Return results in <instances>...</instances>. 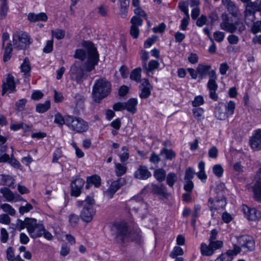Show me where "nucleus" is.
<instances>
[{
    "mask_svg": "<svg viewBox=\"0 0 261 261\" xmlns=\"http://www.w3.org/2000/svg\"><path fill=\"white\" fill-rule=\"evenodd\" d=\"M67 126L70 130L78 134L86 132L89 129L87 121L81 117L73 115H70L67 121Z\"/></svg>",
    "mask_w": 261,
    "mask_h": 261,
    "instance_id": "nucleus-6",
    "label": "nucleus"
},
{
    "mask_svg": "<svg viewBox=\"0 0 261 261\" xmlns=\"http://www.w3.org/2000/svg\"><path fill=\"white\" fill-rule=\"evenodd\" d=\"M121 150L123 152L121 154H119L118 156L120 158V161L124 163L129 159V154L128 153V149L126 146H123L121 148Z\"/></svg>",
    "mask_w": 261,
    "mask_h": 261,
    "instance_id": "nucleus-46",
    "label": "nucleus"
},
{
    "mask_svg": "<svg viewBox=\"0 0 261 261\" xmlns=\"http://www.w3.org/2000/svg\"><path fill=\"white\" fill-rule=\"evenodd\" d=\"M207 87L210 92V97L214 100H217L218 99V96L216 93V91L217 89L218 86L216 81L209 80Z\"/></svg>",
    "mask_w": 261,
    "mask_h": 261,
    "instance_id": "nucleus-19",
    "label": "nucleus"
},
{
    "mask_svg": "<svg viewBox=\"0 0 261 261\" xmlns=\"http://www.w3.org/2000/svg\"><path fill=\"white\" fill-rule=\"evenodd\" d=\"M28 19L32 22L39 21H46L47 20V16L46 13L41 12L38 14L30 13L28 16Z\"/></svg>",
    "mask_w": 261,
    "mask_h": 261,
    "instance_id": "nucleus-21",
    "label": "nucleus"
},
{
    "mask_svg": "<svg viewBox=\"0 0 261 261\" xmlns=\"http://www.w3.org/2000/svg\"><path fill=\"white\" fill-rule=\"evenodd\" d=\"M63 156L62 152L60 148H57L55 150L53 154V160L52 162L58 163V160Z\"/></svg>",
    "mask_w": 261,
    "mask_h": 261,
    "instance_id": "nucleus-56",
    "label": "nucleus"
},
{
    "mask_svg": "<svg viewBox=\"0 0 261 261\" xmlns=\"http://www.w3.org/2000/svg\"><path fill=\"white\" fill-rule=\"evenodd\" d=\"M20 69L21 72L23 73L25 77H29L30 76L31 66L30 60L28 57L24 58L22 63L20 66Z\"/></svg>",
    "mask_w": 261,
    "mask_h": 261,
    "instance_id": "nucleus-22",
    "label": "nucleus"
},
{
    "mask_svg": "<svg viewBox=\"0 0 261 261\" xmlns=\"http://www.w3.org/2000/svg\"><path fill=\"white\" fill-rule=\"evenodd\" d=\"M155 179L159 182L164 181L166 177V172L163 168L156 169L153 173Z\"/></svg>",
    "mask_w": 261,
    "mask_h": 261,
    "instance_id": "nucleus-35",
    "label": "nucleus"
},
{
    "mask_svg": "<svg viewBox=\"0 0 261 261\" xmlns=\"http://www.w3.org/2000/svg\"><path fill=\"white\" fill-rule=\"evenodd\" d=\"M190 20L189 15H185L182 20H181V24L180 25V29L185 31L187 29V26L189 25Z\"/></svg>",
    "mask_w": 261,
    "mask_h": 261,
    "instance_id": "nucleus-63",
    "label": "nucleus"
},
{
    "mask_svg": "<svg viewBox=\"0 0 261 261\" xmlns=\"http://www.w3.org/2000/svg\"><path fill=\"white\" fill-rule=\"evenodd\" d=\"M125 179L124 178H119L117 180L113 181L109 189L106 192V194L109 198H112L114 194L124 185L125 184Z\"/></svg>",
    "mask_w": 261,
    "mask_h": 261,
    "instance_id": "nucleus-13",
    "label": "nucleus"
},
{
    "mask_svg": "<svg viewBox=\"0 0 261 261\" xmlns=\"http://www.w3.org/2000/svg\"><path fill=\"white\" fill-rule=\"evenodd\" d=\"M238 242L242 247L247 248L249 251H252L255 248V242L251 236L243 235L238 238Z\"/></svg>",
    "mask_w": 261,
    "mask_h": 261,
    "instance_id": "nucleus-12",
    "label": "nucleus"
},
{
    "mask_svg": "<svg viewBox=\"0 0 261 261\" xmlns=\"http://www.w3.org/2000/svg\"><path fill=\"white\" fill-rule=\"evenodd\" d=\"M141 92L140 94V97L142 99L148 98L151 94V90L152 88H140Z\"/></svg>",
    "mask_w": 261,
    "mask_h": 261,
    "instance_id": "nucleus-64",
    "label": "nucleus"
},
{
    "mask_svg": "<svg viewBox=\"0 0 261 261\" xmlns=\"http://www.w3.org/2000/svg\"><path fill=\"white\" fill-rule=\"evenodd\" d=\"M253 192L255 199L261 202V178H259L253 187Z\"/></svg>",
    "mask_w": 261,
    "mask_h": 261,
    "instance_id": "nucleus-25",
    "label": "nucleus"
},
{
    "mask_svg": "<svg viewBox=\"0 0 261 261\" xmlns=\"http://www.w3.org/2000/svg\"><path fill=\"white\" fill-rule=\"evenodd\" d=\"M151 175V172L148 170L147 167L143 165L140 166L134 173L135 178L142 180L148 178Z\"/></svg>",
    "mask_w": 261,
    "mask_h": 261,
    "instance_id": "nucleus-17",
    "label": "nucleus"
},
{
    "mask_svg": "<svg viewBox=\"0 0 261 261\" xmlns=\"http://www.w3.org/2000/svg\"><path fill=\"white\" fill-rule=\"evenodd\" d=\"M111 231L115 241L119 243H124L130 234L127 224L124 222H115L112 225Z\"/></svg>",
    "mask_w": 261,
    "mask_h": 261,
    "instance_id": "nucleus-5",
    "label": "nucleus"
},
{
    "mask_svg": "<svg viewBox=\"0 0 261 261\" xmlns=\"http://www.w3.org/2000/svg\"><path fill=\"white\" fill-rule=\"evenodd\" d=\"M159 63L158 61L152 60L149 61L148 65L146 64V68H143L146 71L147 73L152 72L154 69H157L159 66Z\"/></svg>",
    "mask_w": 261,
    "mask_h": 261,
    "instance_id": "nucleus-41",
    "label": "nucleus"
},
{
    "mask_svg": "<svg viewBox=\"0 0 261 261\" xmlns=\"http://www.w3.org/2000/svg\"><path fill=\"white\" fill-rule=\"evenodd\" d=\"M218 150L216 146H212L208 151V157L212 159H216L218 157Z\"/></svg>",
    "mask_w": 261,
    "mask_h": 261,
    "instance_id": "nucleus-60",
    "label": "nucleus"
},
{
    "mask_svg": "<svg viewBox=\"0 0 261 261\" xmlns=\"http://www.w3.org/2000/svg\"><path fill=\"white\" fill-rule=\"evenodd\" d=\"M14 179L8 175H0V185L11 187L14 184Z\"/></svg>",
    "mask_w": 261,
    "mask_h": 261,
    "instance_id": "nucleus-26",
    "label": "nucleus"
},
{
    "mask_svg": "<svg viewBox=\"0 0 261 261\" xmlns=\"http://www.w3.org/2000/svg\"><path fill=\"white\" fill-rule=\"evenodd\" d=\"M228 111V107L225 106L224 108H218L216 111V116L218 119L225 120L228 117L227 111Z\"/></svg>",
    "mask_w": 261,
    "mask_h": 261,
    "instance_id": "nucleus-30",
    "label": "nucleus"
},
{
    "mask_svg": "<svg viewBox=\"0 0 261 261\" xmlns=\"http://www.w3.org/2000/svg\"><path fill=\"white\" fill-rule=\"evenodd\" d=\"M141 59L142 61V67L146 68V64L149 59V54L146 50H142L140 52Z\"/></svg>",
    "mask_w": 261,
    "mask_h": 261,
    "instance_id": "nucleus-54",
    "label": "nucleus"
},
{
    "mask_svg": "<svg viewBox=\"0 0 261 261\" xmlns=\"http://www.w3.org/2000/svg\"><path fill=\"white\" fill-rule=\"evenodd\" d=\"M244 19L247 25L252 24L255 19V14L244 12Z\"/></svg>",
    "mask_w": 261,
    "mask_h": 261,
    "instance_id": "nucleus-51",
    "label": "nucleus"
},
{
    "mask_svg": "<svg viewBox=\"0 0 261 261\" xmlns=\"http://www.w3.org/2000/svg\"><path fill=\"white\" fill-rule=\"evenodd\" d=\"M82 46L87 49L88 60L84 65L82 62L75 61L69 72L70 79L77 84H81L87 79L90 75L89 72L95 69L99 61V55L93 43L84 41Z\"/></svg>",
    "mask_w": 261,
    "mask_h": 261,
    "instance_id": "nucleus-1",
    "label": "nucleus"
},
{
    "mask_svg": "<svg viewBox=\"0 0 261 261\" xmlns=\"http://www.w3.org/2000/svg\"><path fill=\"white\" fill-rule=\"evenodd\" d=\"M160 155H163L166 160L172 161L175 158L176 153L172 149L164 147L161 149Z\"/></svg>",
    "mask_w": 261,
    "mask_h": 261,
    "instance_id": "nucleus-23",
    "label": "nucleus"
},
{
    "mask_svg": "<svg viewBox=\"0 0 261 261\" xmlns=\"http://www.w3.org/2000/svg\"><path fill=\"white\" fill-rule=\"evenodd\" d=\"M244 213L247 219L251 221L259 220L261 218V213L255 208H249L245 205L243 208Z\"/></svg>",
    "mask_w": 261,
    "mask_h": 261,
    "instance_id": "nucleus-15",
    "label": "nucleus"
},
{
    "mask_svg": "<svg viewBox=\"0 0 261 261\" xmlns=\"http://www.w3.org/2000/svg\"><path fill=\"white\" fill-rule=\"evenodd\" d=\"M25 224L27 230L30 234L34 230V228L38 224L37 220L34 218H25Z\"/></svg>",
    "mask_w": 261,
    "mask_h": 261,
    "instance_id": "nucleus-33",
    "label": "nucleus"
},
{
    "mask_svg": "<svg viewBox=\"0 0 261 261\" xmlns=\"http://www.w3.org/2000/svg\"><path fill=\"white\" fill-rule=\"evenodd\" d=\"M229 33H233L237 31L241 32L245 29L243 22L242 15L238 8L229 1Z\"/></svg>",
    "mask_w": 261,
    "mask_h": 261,
    "instance_id": "nucleus-4",
    "label": "nucleus"
},
{
    "mask_svg": "<svg viewBox=\"0 0 261 261\" xmlns=\"http://www.w3.org/2000/svg\"><path fill=\"white\" fill-rule=\"evenodd\" d=\"M13 41L14 47L20 50L29 47L33 42V40L27 33L17 32L13 35Z\"/></svg>",
    "mask_w": 261,
    "mask_h": 261,
    "instance_id": "nucleus-7",
    "label": "nucleus"
},
{
    "mask_svg": "<svg viewBox=\"0 0 261 261\" xmlns=\"http://www.w3.org/2000/svg\"><path fill=\"white\" fill-rule=\"evenodd\" d=\"M80 220L78 215L75 214H71L68 216L69 223L72 227H75L77 226Z\"/></svg>",
    "mask_w": 261,
    "mask_h": 261,
    "instance_id": "nucleus-47",
    "label": "nucleus"
},
{
    "mask_svg": "<svg viewBox=\"0 0 261 261\" xmlns=\"http://www.w3.org/2000/svg\"><path fill=\"white\" fill-rule=\"evenodd\" d=\"M211 66L210 65H204L202 64H199L197 70L199 75V78L201 80L205 77L206 75L211 69Z\"/></svg>",
    "mask_w": 261,
    "mask_h": 261,
    "instance_id": "nucleus-27",
    "label": "nucleus"
},
{
    "mask_svg": "<svg viewBox=\"0 0 261 261\" xmlns=\"http://www.w3.org/2000/svg\"><path fill=\"white\" fill-rule=\"evenodd\" d=\"M44 229V227L42 224L38 223L34 228L33 232L30 233L29 234L30 237L33 239L40 237L42 236Z\"/></svg>",
    "mask_w": 261,
    "mask_h": 261,
    "instance_id": "nucleus-28",
    "label": "nucleus"
},
{
    "mask_svg": "<svg viewBox=\"0 0 261 261\" xmlns=\"http://www.w3.org/2000/svg\"><path fill=\"white\" fill-rule=\"evenodd\" d=\"M223 22L221 23V28L226 32H228V15L224 13L222 15Z\"/></svg>",
    "mask_w": 261,
    "mask_h": 261,
    "instance_id": "nucleus-50",
    "label": "nucleus"
},
{
    "mask_svg": "<svg viewBox=\"0 0 261 261\" xmlns=\"http://www.w3.org/2000/svg\"><path fill=\"white\" fill-rule=\"evenodd\" d=\"M74 99L76 108L77 109H83L85 101L84 96L81 94L76 93L74 96Z\"/></svg>",
    "mask_w": 261,
    "mask_h": 261,
    "instance_id": "nucleus-34",
    "label": "nucleus"
},
{
    "mask_svg": "<svg viewBox=\"0 0 261 261\" xmlns=\"http://www.w3.org/2000/svg\"><path fill=\"white\" fill-rule=\"evenodd\" d=\"M132 26L139 27L143 24V20L139 17L134 16L130 20Z\"/></svg>",
    "mask_w": 261,
    "mask_h": 261,
    "instance_id": "nucleus-57",
    "label": "nucleus"
},
{
    "mask_svg": "<svg viewBox=\"0 0 261 261\" xmlns=\"http://www.w3.org/2000/svg\"><path fill=\"white\" fill-rule=\"evenodd\" d=\"M84 47L86 49V53L82 49H78L76 50L74 56L75 58L81 60L82 62L86 59V54L88 56L87 49L85 47Z\"/></svg>",
    "mask_w": 261,
    "mask_h": 261,
    "instance_id": "nucleus-48",
    "label": "nucleus"
},
{
    "mask_svg": "<svg viewBox=\"0 0 261 261\" xmlns=\"http://www.w3.org/2000/svg\"><path fill=\"white\" fill-rule=\"evenodd\" d=\"M1 208L3 210V211L8 214L11 216H14L16 213V211L13 207L8 203H4L1 205Z\"/></svg>",
    "mask_w": 261,
    "mask_h": 261,
    "instance_id": "nucleus-44",
    "label": "nucleus"
},
{
    "mask_svg": "<svg viewBox=\"0 0 261 261\" xmlns=\"http://www.w3.org/2000/svg\"><path fill=\"white\" fill-rule=\"evenodd\" d=\"M141 70L142 69L140 67L133 70L130 75V79L137 82L140 81Z\"/></svg>",
    "mask_w": 261,
    "mask_h": 261,
    "instance_id": "nucleus-42",
    "label": "nucleus"
},
{
    "mask_svg": "<svg viewBox=\"0 0 261 261\" xmlns=\"http://www.w3.org/2000/svg\"><path fill=\"white\" fill-rule=\"evenodd\" d=\"M70 115H67L63 117L60 113H58L55 116L54 122L61 126H62L64 124L67 126V121Z\"/></svg>",
    "mask_w": 261,
    "mask_h": 261,
    "instance_id": "nucleus-32",
    "label": "nucleus"
},
{
    "mask_svg": "<svg viewBox=\"0 0 261 261\" xmlns=\"http://www.w3.org/2000/svg\"><path fill=\"white\" fill-rule=\"evenodd\" d=\"M223 242L221 241H210L208 244L205 243H202L200 245V251L202 255L211 256L215 251L222 247Z\"/></svg>",
    "mask_w": 261,
    "mask_h": 261,
    "instance_id": "nucleus-8",
    "label": "nucleus"
},
{
    "mask_svg": "<svg viewBox=\"0 0 261 261\" xmlns=\"http://www.w3.org/2000/svg\"><path fill=\"white\" fill-rule=\"evenodd\" d=\"M261 8L257 2H249L246 5L245 13L255 14L256 12H260Z\"/></svg>",
    "mask_w": 261,
    "mask_h": 261,
    "instance_id": "nucleus-24",
    "label": "nucleus"
},
{
    "mask_svg": "<svg viewBox=\"0 0 261 261\" xmlns=\"http://www.w3.org/2000/svg\"><path fill=\"white\" fill-rule=\"evenodd\" d=\"M184 253V250L180 247L175 246L170 253V256L172 258H174L178 256L182 255Z\"/></svg>",
    "mask_w": 261,
    "mask_h": 261,
    "instance_id": "nucleus-45",
    "label": "nucleus"
},
{
    "mask_svg": "<svg viewBox=\"0 0 261 261\" xmlns=\"http://www.w3.org/2000/svg\"><path fill=\"white\" fill-rule=\"evenodd\" d=\"M84 184V180L80 177H76L70 183V195L74 197L79 196L81 194Z\"/></svg>",
    "mask_w": 261,
    "mask_h": 261,
    "instance_id": "nucleus-10",
    "label": "nucleus"
},
{
    "mask_svg": "<svg viewBox=\"0 0 261 261\" xmlns=\"http://www.w3.org/2000/svg\"><path fill=\"white\" fill-rule=\"evenodd\" d=\"M250 147L253 151L261 150V128L254 130L249 141Z\"/></svg>",
    "mask_w": 261,
    "mask_h": 261,
    "instance_id": "nucleus-9",
    "label": "nucleus"
},
{
    "mask_svg": "<svg viewBox=\"0 0 261 261\" xmlns=\"http://www.w3.org/2000/svg\"><path fill=\"white\" fill-rule=\"evenodd\" d=\"M100 181L101 179L98 175H94L91 176L87 178V183L86 186V188L89 189L90 186V184L94 185L95 187H98L100 185Z\"/></svg>",
    "mask_w": 261,
    "mask_h": 261,
    "instance_id": "nucleus-29",
    "label": "nucleus"
},
{
    "mask_svg": "<svg viewBox=\"0 0 261 261\" xmlns=\"http://www.w3.org/2000/svg\"><path fill=\"white\" fill-rule=\"evenodd\" d=\"M111 92V84L105 78L96 80L92 87V97L93 100L99 103Z\"/></svg>",
    "mask_w": 261,
    "mask_h": 261,
    "instance_id": "nucleus-2",
    "label": "nucleus"
},
{
    "mask_svg": "<svg viewBox=\"0 0 261 261\" xmlns=\"http://www.w3.org/2000/svg\"><path fill=\"white\" fill-rule=\"evenodd\" d=\"M166 183L171 188H173L174 184L177 181V174L174 172L169 173L166 177Z\"/></svg>",
    "mask_w": 261,
    "mask_h": 261,
    "instance_id": "nucleus-36",
    "label": "nucleus"
},
{
    "mask_svg": "<svg viewBox=\"0 0 261 261\" xmlns=\"http://www.w3.org/2000/svg\"><path fill=\"white\" fill-rule=\"evenodd\" d=\"M8 0H0V19L6 17L8 11Z\"/></svg>",
    "mask_w": 261,
    "mask_h": 261,
    "instance_id": "nucleus-31",
    "label": "nucleus"
},
{
    "mask_svg": "<svg viewBox=\"0 0 261 261\" xmlns=\"http://www.w3.org/2000/svg\"><path fill=\"white\" fill-rule=\"evenodd\" d=\"M27 100L25 98H22L18 100L15 103L16 110L19 112L22 111L24 109Z\"/></svg>",
    "mask_w": 261,
    "mask_h": 261,
    "instance_id": "nucleus-52",
    "label": "nucleus"
},
{
    "mask_svg": "<svg viewBox=\"0 0 261 261\" xmlns=\"http://www.w3.org/2000/svg\"><path fill=\"white\" fill-rule=\"evenodd\" d=\"M50 107L49 100H46L44 103H39L36 106V111L39 113L46 112Z\"/></svg>",
    "mask_w": 261,
    "mask_h": 261,
    "instance_id": "nucleus-39",
    "label": "nucleus"
},
{
    "mask_svg": "<svg viewBox=\"0 0 261 261\" xmlns=\"http://www.w3.org/2000/svg\"><path fill=\"white\" fill-rule=\"evenodd\" d=\"M115 174L117 176L120 177L123 175L127 171V167L125 165L121 163H115Z\"/></svg>",
    "mask_w": 261,
    "mask_h": 261,
    "instance_id": "nucleus-38",
    "label": "nucleus"
},
{
    "mask_svg": "<svg viewBox=\"0 0 261 261\" xmlns=\"http://www.w3.org/2000/svg\"><path fill=\"white\" fill-rule=\"evenodd\" d=\"M0 192L3 194L6 201L8 202L19 201L23 200V198L18 194L15 195L9 189L6 187L2 188Z\"/></svg>",
    "mask_w": 261,
    "mask_h": 261,
    "instance_id": "nucleus-14",
    "label": "nucleus"
},
{
    "mask_svg": "<svg viewBox=\"0 0 261 261\" xmlns=\"http://www.w3.org/2000/svg\"><path fill=\"white\" fill-rule=\"evenodd\" d=\"M178 8L185 15H189L188 5L186 2L181 1L178 3Z\"/></svg>",
    "mask_w": 261,
    "mask_h": 261,
    "instance_id": "nucleus-58",
    "label": "nucleus"
},
{
    "mask_svg": "<svg viewBox=\"0 0 261 261\" xmlns=\"http://www.w3.org/2000/svg\"><path fill=\"white\" fill-rule=\"evenodd\" d=\"M95 200L93 197L87 196L84 200H78L76 206L79 208H82L80 213V218L86 222H91L95 215L96 210L94 207Z\"/></svg>",
    "mask_w": 261,
    "mask_h": 261,
    "instance_id": "nucleus-3",
    "label": "nucleus"
},
{
    "mask_svg": "<svg viewBox=\"0 0 261 261\" xmlns=\"http://www.w3.org/2000/svg\"><path fill=\"white\" fill-rule=\"evenodd\" d=\"M208 203L211 204L210 207L212 210L223 208L226 205V199H221L214 200L212 198L208 199Z\"/></svg>",
    "mask_w": 261,
    "mask_h": 261,
    "instance_id": "nucleus-18",
    "label": "nucleus"
},
{
    "mask_svg": "<svg viewBox=\"0 0 261 261\" xmlns=\"http://www.w3.org/2000/svg\"><path fill=\"white\" fill-rule=\"evenodd\" d=\"M251 31L254 34L261 32V21H257L254 22L251 27Z\"/></svg>",
    "mask_w": 261,
    "mask_h": 261,
    "instance_id": "nucleus-59",
    "label": "nucleus"
},
{
    "mask_svg": "<svg viewBox=\"0 0 261 261\" xmlns=\"http://www.w3.org/2000/svg\"><path fill=\"white\" fill-rule=\"evenodd\" d=\"M52 36L58 40H61L64 38L65 32L61 29H57L51 31Z\"/></svg>",
    "mask_w": 261,
    "mask_h": 261,
    "instance_id": "nucleus-53",
    "label": "nucleus"
},
{
    "mask_svg": "<svg viewBox=\"0 0 261 261\" xmlns=\"http://www.w3.org/2000/svg\"><path fill=\"white\" fill-rule=\"evenodd\" d=\"M203 97L200 95L196 96L192 101V106L194 107H197L203 105Z\"/></svg>",
    "mask_w": 261,
    "mask_h": 261,
    "instance_id": "nucleus-61",
    "label": "nucleus"
},
{
    "mask_svg": "<svg viewBox=\"0 0 261 261\" xmlns=\"http://www.w3.org/2000/svg\"><path fill=\"white\" fill-rule=\"evenodd\" d=\"M9 238V233L7 230L4 228H2L1 229V241L3 243H6Z\"/></svg>",
    "mask_w": 261,
    "mask_h": 261,
    "instance_id": "nucleus-62",
    "label": "nucleus"
},
{
    "mask_svg": "<svg viewBox=\"0 0 261 261\" xmlns=\"http://www.w3.org/2000/svg\"><path fill=\"white\" fill-rule=\"evenodd\" d=\"M138 100L136 98H130L126 102H124L125 109L132 114L137 112Z\"/></svg>",
    "mask_w": 261,
    "mask_h": 261,
    "instance_id": "nucleus-20",
    "label": "nucleus"
},
{
    "mask_svg": "<svg viewBox=\"0 0 261 261\" xmlns=\"http://www.w3.org/2000/svg\"><path fill=\"white\" fill-rule=\"evenodd\" d=\"M195 172L193 168L189 167L187 169L185 172V180H192L194 177Z\"/></svg>",
    "mask_w": 261,
    "mask_h": 261,
    "instance_id": "nucleus-55",
    "label": "nucleus"
},
{
    "mask_svg": "<svg viewBox=\"0 0 261 261\" xmlns=\"http://www.w3.org/2000/svg\"><path fill=\"white\" fill-rule=\"evenodd\" d=\"M13 47L12 44L10 42H8L5 48V51L3 56V60L4 62H6L10 60L11 58V53Z\"/></svg>",
    "mask_w": 261,
    "mask_h": 261,
    "instance_id": "nucleus-40",
    "label": "nucleus"
},
{
    "mask_svg": "<svg viewBox=\"0 0 261 261\" xmlns=\"http://www.w3.org/2000/svg\"><path fill=\"white\" fill-rule=\"evenodd\" d=\"M151 192L161 199H167L170 195L167 192V188L163 184H152Z\"/></svg>",
    "mask_w": 261,
    "mask_h": 261,
    "instance_id": "nucleus-11",
    "label": "nucleus"
},
{
    "mask_svg": "<svg viewBox=\"0 0 261 261\" xmlns=\"http://www.w3.org/2000/svg\"><path fill=\"white\" fill-rule=\"evenodd\" d=\"M10 128L13 131H17L21 128L23 129L24 132H27L30 129L29 126L23 122L11 123L10 126Z\"/></svg>",
    "mask_w": 261,
    "mask_h": 261,
    "instance_id": "nucleus-37",
    "label": "nucleus"
},
{
    "mask_svg": "<svg viewBox=\"0 0 261 261\" xmlns=\"http://www.w3.org/2000/svg\"><path fill=\"white\" fill-rule=\"evenodd\" d=\"M15 88V84L14 77L12 75H8L6 81L4 82L2 85V95H4L9 90L10 92H13Z\"/></svg>",
    "mask_w": 261,
    "mask_h": 261,
    "instance_id": "nucleus-16",
    "label": "nucleus"
},
{
    "mask_svg": "<svg viewBox=\"0 0 261 261\" xmlns=\"http://www.w3.org/2000/svg\"><path fill=\"white\" fill-rule=\"evenodd\" d=\"M213 172L217 177H220L223 175L224 170L221 165L216 164L213 167Z\"/></svg>",
    "mask_w": 261,
    "mask_h": 261,
    "instance_id": "nucleus-49",
    "label": "nucleus"
},
{
    "mask_svg": "<svg viewBox=\"0 0 261 261\" xmlns=\"http://www.w3.org/2000/svg\"><path fill=\"white\" fill-rule=\"evenodd\" d=\"M194 118L198 121L201 120L204 118V110L201 108H196L192 110Z\"/></svg>",
    "mask_w": 261,
    "mask_h": 261,
    "instance_id": "nucleus-43",
    "label": "nucleus"
}]
</instances>
